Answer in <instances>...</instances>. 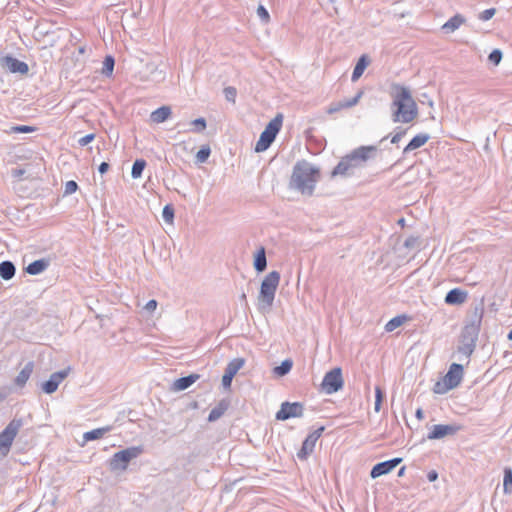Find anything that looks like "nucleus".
<instances>
[{
	"mask_svg": "<svg viewBox=\"0 0 512 512\" xmlns=\"http://www.w3.org/2000/svg\"><path fill=\"white\" fill-rule=\"evenodd\" d=\"M325 427L321 426L310 433L302 443L301 449L297 452V457L300 460H306L308 456L314 451L317 440L321 437Z\"/></svg>",
	"mask_w": 512,
	"mask_h": 512,
	"instance_id": "12",
	"label": "nucleus"
},
{
	"mask_svg": "<svg viewBox=\"0 0 512 512\" xmlns=\"http://www.w3.org/2000/svg\"><path fill=\"white\" fill-rule=\"evenodd\" d=\"M109 169V164L107 162H102L99 167H98V171L100 174H104L108 171Z\"/></svg>",
	"mask_w": 512,
	"mask_h": 512,
	"instance_id": "56",
	"label": "nucleus"
},
{
	"mask_svg": "<svg viewBox=\"0 0 512 512\" xmlns=\"http://www.w3.org/2000/svg\"><path fill=\"white\" fill-rule=\"evenodd\" d=\"M502 52L499 49H494L488 56L489 61L494 64L498 65L502 60Z\"/></svg>",
	"mask_w": 512,
	"mask_h": 512,
	"instance_id": "41",
	"label": "nucleus"
},
{
	"mask_svg": "<svg viewBox=\"0 0 512 512\" xmlns=\"http://www.w3.org/2000/svg\"><path fill=\"white\" fill-rule=\"evenodd\" d=\"M115 66V59L111 55H107L103 61L102 74L104 76H111Z\"/></svg>",
	"mask_w": 512,
	"mask_h": 512,
	"instance_id": "33",
	"label": "nucleus"
},
{
	"mask_svg": "<svg viewBox=\"0 0 512 512\" xmlns=\"http://www.w3.org/2000/svg\"><path fill=\"white\" fill-rule=\"evenodd\" d=\"M279 282L280 273L278 271H271L262 280L258 295V310L261 313L265 314L271 311Z\"/></svg>",
	"mask_w": 512,
	"mask_h": 512,
	"instance_id": "4",
	"label": "nucleus"
},
{
	"mask_svg": "<svg viewBox=\"0 0 512 512\" xmlns=\"http://www.w3.org/2000/svg\"><path fill=\"white\" fill-rule=\"evenodd\" d=\"M143 452L141 446H132L116 452L109 460L111 471H125L131 460L140 456Z\"/></svg>",
	"mask_w": 512,
	"mask_h": 512,
	"instance_id": "7",
	"label": "nucleus"
},
{
	"mask_svg": "<svg viewBox=\"0 0 512 512\" xmlns=\"http://www.w3.org/2000/svg\"><path fill=\"white\" fill-rule=\"evenodd\" d=\"M321 179L320 169L307 160H299L293 166L289 188L304 196H312Z\"/></svg>",
	"mask_w": 512,
	"mask_h": 512,
	"instance_id": "1",
	"label": "nucleus"
},
{
	"mask_svg": "<svg viewBox=\"0 0 512 512\" xmlns=\"http://www.w3.org/2000/svg\"><path fill=\"white\" fill-rule=\"evenodd\" d=\"M362 95H363V91H359L351 99H347V100H342V101L336 102L338 107H339V111L342 110V109H345V108H351V107L355 106L359 102V100L361 99Z\"/></svg>",
	"mask_w": 512,
	"mask_h": 512,
	"instance_id": "31",
	"label": "nucleus"
},
{
	"mask_svg": "<svg viewBox=\"0 0 512 512\" xmlns=\"http://www.w3.org/2000/svg\"><path fill=\"white\" fill-rule=\"evenodd\" d=\"M508 339L509 340H512V329L510 330V332L508 333Z\"/></svg>",
	"mask_w": 512,
	"mask_h": 512,
	"instance_id": "61",
	"label": "nucleus"
},
{
	"mask_svg": "<svg viewBox=\"0 0 512 512\" xmlns=\"http://www.w3.org/2000/svg\"><path fill=\"white\" fill-rule=\"evenodd\" d=\"M69 368L54 372L50 375V378L42 383V390L46 394H52L57 389L59 384L68 376Z\"/></svg>",
	"mask_w": 512,
	"mask_h": 512,
	"instance_id": "15",
	"label": "nucleus"
},
{
	"mask_svg": "<svg viewBox=\"0 0 512 512\" xmlns=\"http://www.w3.org/2000/svg\"><path fill=\"white\" fill-rule=\"evenodd\" d=\"M480 329L475 328L473 325L465 324L464 328L462 329L461 335H464L466 337H471L473 339H478Z\"/></svg>",
	"mask_w": 512,
	"mask_h": 512,
	"instance_id": "38",
	"label": "nucleus"
},
{
	"mask_svg": "<svg viewBox=\"0 0 512 512\" xmlns=\"http://www.w3.org/2000/svg\"><path fill=\"white\" fill-rule=\"evenodd\" d=\"M384 398H385L384 391L382 390V388L380 386H376L375 387V401L383 402Z\"/></svg>",
	"mask_w": 512,
	"mask_h": 512,
	"instance_id": "51",
	"label": "nucleus"
},
{
	"mask_svg": "<svg viewBox=\"0 0 512 512\" xmlns=\"http://www.w3.org/2000/svg\"><path fill=\"white\" fill-rule=\"evenodd\" d=\"M428 104H429V106H433V101L430 100Z\"/></svg>",
	"mask_w": 512,
	"mask_h": 512,
	"instance_id": "63",
	"label": "nucleus"
},
{
	"mask_svg": "<svg viewBox=\"0 0 512 512\" xmlns=\"http://www.w3.org/2000/svg\"><path fill=\"white\" fill-rule=\"evenodd\" d=\"M267 267V258L264 247H260L254 257V268L258 273L263 272Z\"/></svg>",
	"mask_w": 512,
	"mask_h": 512,
	"instance_id": "25",
	"label": "nucleus"
},
{
	"mask_svg": "<svg viewBox=\"0 0 512 512\" xmlns=\"http://www.w3.org/2000/svg\"><path fill=\"white\" fill-rule=\"evenodd\" d=\"M111 431V426H105L91 431L85 432L83 438L85 441H93L102 438L106 433Z\"/></svg>",
	"mask_w": 512,
	"mask_h": 512,
	"instance_id": "27",
	"label": "nucleus"
},
{
	"mask_svg": "<svg viewBox=\"0 0 512 512\" xmlns=\"http://www.w3.org/2000/svg\"><path fill=\"white\" fill-rule=\"evenodd\" d=\"M0 65L2 68L8 70L11 73H19L25 75L29 71L27 63L18 60L11 55H5L0 58Z\"/></svg>",
	"mask_w": 512,
	"mask_h": 512,
	"instance_id": "13",
	"label": "nucleus"
},
{
	"mask_svg": "<svg viewBox=\"0 0 512 512\" xmlns=\"http://www.w3.org/2000/svg\"><path fill=\"white\" fill-rule=\"evenodd\" d=\"M336 112H339V107L337 105L336 102H333L329 105L328 109H327V113L328 114H333V113H336Z\"/></svg>",
	"mask_w": 512,
	"mask_h": 512,
	"instance_id": "55",
	"label": "nucleus"
},
{
	"mask_svg": "<svg viewBox=\"0 0 512 512\" xmlns=\"http://www.w3.org/2000/svg\"><path fill=\"white\" fill-rule=\"evenodd\" d=\"M35 130H36V128L33 127V126L17 125V126H12L10 128V130L8 131V133H13V134H16V133H31V132H33Z\"/></svg>",
	"mask_w": 512,
	"mask_h": 512,
	"instance_id": "39",
	"label": "nucleus"
},
{
	"mask_svg": "<svg viewBox=\"0 0 512 512\" xmlns=\"http://www.w3.org/2000/svg\"><path fill=\"white\" fill-rule=\"evenodd\" d=\"M343 385L342 370L340 367H335L324 375L321 383V391L330 395L341 390Z\"/></svg>",
	"mask_w": 512,
	"mask_h": 512,
	"instance_id": "9",
	"label": "nucleus"
},
{
	"mask_svg": "<svg viewBox=\"0 0 512 512\" xmlns=\"http://www.w3.org/2000/svg\"><path fill=\"white\" fill-rule=\"evenodd\" d=\"M404 320H405V316H396V317L392 318L385 325V330L387 332L394 331L396 328L400 327L403 324Z\"/></svg>",
	"mask_w": 512,
	"mask_h": 512,
	"instance_id": "35",
	"label": "nucleus"
},
{
	"mask_svg": "<svg viewBox=\"0 0 512 512\" xmlns=\"http://www.w3.org/2000/svg\"><path fill=\"white\" fill-rule=\"evenodd\" d=\"M16 267L11 261H3L0 263V277L3 280H10L14 277Z\"/></svg>",
	"mask_w": 512,
	"mask_h": 512,
	"instance_id": "26",
	"label": "nucleus"
},
{
	"mask_svg": "<svg viewBox=\"0 0 512 512\" xmlns=\"http://www.w3.org/2000/svg\"><path fill=\"white\" fill-rule=\"evenodd\" d=\"M393 98L391 108L394 123H410L418 116V108L410 90L400 84L392 85Z\"/></svg>",
	"mask_w": 512,
	"mask_h": 512,
	"instance_id": "2",
	"label": "nucleus"
},
{
	"mask_svg": "<svg viewBox=\"0 0 512 512\" xmlns=\"http://www.w3.org/2000/svg\"><path fill=\"white\" fill-rule=\"evenodd\" d=\"M404 471H405V467L400 468V470L398 471V476H403Z\"/></svg>",
	"mask_w": 512,
	"mask_h": 512,
	"instance_id": "60",
	"label": "nucleus"
},
{
	"mask_svg": "<svg viewBox=\"0 0 512 512\" xmlns=\"http://www.w3.org/2000/svg\"><path fill=\"white\" fill-rule=\"evenodd\" d=\"M496 14V9L495 8H489V9H486L484 11H482L478 18L481 20V21H488L490 20L494 15Z\"/></svg>",
	"mask_w": 512,
	"mask_h": 512,
	"instance_id": "45",
	"label": "nucleus"
},
{
	"mask_svg": "<svg viewBox=\"0 0 512 512\" xmlns=\"http://www.w3.org/2000/svg\"><path fill=\"white\" fill-rule=\"evenodd\" d=\"M232 380H233L232 375L230 376L229 374L224 372V375L222 376V386L225 389H229L231 387Z\"/></svg>",
	"mask_w": 512,
	"mask_h": 512,
	"instance_id": "49",
	"label": "nucleus"
},
{
	"mask_svg": "<svg viewBox=\"0 0 512 512\" xmlns=\"http://www.w3.org/2000/svg\"><path fill=\"white\" fill-rule=\"evenodd\" d=\"M293 362L290 359H285L279 366L274 368V373L278 376H284L292 369Z\"/></svg>",
	"mask_w": 512,
	"mask_h": 512,
	"instance_id": "34",
	"label": "nucleus"
},
{
	"mask_svg": "<svg viewBox=\"0 0 512 512\" xmlns=\"http://www.w3.org/2000/svg\"><path fill=\"white\" fill-rule=\"evenodd\" d=\"M257 15L264 23H268L270 20V15H269L267 9L263 5L258 6Z\"/></svg>",
	"mask_w": 512,
	"mask_h": 512,
	"instance_id": "44",
	"label": "nucleus"
},
{
	"mask_svg": "<svg viewBox=\"0 0 512 512\" xmlns=\"http://www.w3.org/2000/svg\"><path fill=\"white\" fill-rule=\"evenodd\" d=\"M415 416L418 420H422L424 419V411L422 410V408H418L415 412Z\"/></svg>",
	"mask_w": 512,
	"mask_h": 512,
	"instance_id": "58",
	"label": "nucleus"
},
{
	"mask_svg": "<svg viewBox=\"0 0 512 512\" xmlns=\"http://www.w3.org/2000/svg\"><path fill=\"white\" fill-rule=\"evenodd\" d=\"M175 216L174 207L171 204H167L164 206L162 211V217L164 221L168 224H172Z\"/></svg>",
	"mask_w": 512,
	"mask_h": 512,
	"instance_id": "36",
	"label": "nucleus"
},
{
	"mask_svg": "<svg viewBox=\"0 0 512 512\" xmlns=\"http://www.w3.org/2000/svg\"><path fill=\"white\" fill-rule=\"evenodd\" d=\"M377 146H360L351 153L344 156L332 171V176L341 175L349 176L353 173V169L365 164L369 159L375 157Z\"/></svg>",
	"mask_w": 512,
	"mask_h": 512,
	"instance_id": "3",
	"label": "nucleus"
},
{
	"mask_svg": "<svg viewBox=\"0 0 512 512\" xmlns=\"http://www.w3.org/2000/svg\"><path fill=\"white\" fill-rule=\"evenodd\" d=\"M468 292L460 288L451 289L445 296V303L448 305H461L466 302Z\"/></svg>",
	"mask_w": 512,
	"mask_h": 512,
	"instance_id": "16",
	"label": "nucleus"
},
{
	"mask_svg": "<svg viewBox=\"0 0 512 512\" xmlns=\"http://www.w3.org/2000/svg\"><path fill=\"white\" fill-rule=\"evenodd\" d=\"M368 63L369 62H368V59H367L366 55H362L359 58L358 62L356 63V65H355V67L353 69V73H352V77H351L352 81H356V80H358L362 76V74H363L364 70L366 69Z\"/></svg>",
	"mask_w": 512,
	"mask_h": 512,
	"instance_id": "28",
	"label": "nucleus"
},
{
	"mask_svg": "<svg viewBox=\"0 0 512 512\" xmlns=\"http://www.w3.org/2000/svg\"><path fill=\"white\" fill-rule=\"evenodd\" d=\"M191 125L194 126L192 129L193 132L200 133L206 129V120L202 117L197 118L191 122Z\"/></svg>",
	"mask_w": 512,
	"mask_h": 512,
	"instance_id": "40",
	"label": "nucleus"
},
{
	"mask_svg": "<svg viewBox=\"0 0 512 512\" xmlns=\"http://www.w3.org/2000/svg\"><path fill=\"white\" fill-rule=\"evenodd\" d=\"M503 490L505 494L512 493V469L510 467L504 469Z\"/></svg>",
	"mask_w": 512,
	"mask_h": 512,
	"instance_id": "32",
	"label": "nucleus"
},
{
	"mask_svg": "<svg viewBox=\"0 0 512 512\" xmlns=\"http://www.w3.org/2000/svg\"><path fill=\"white\" fill-rule=\"evenodd\" d=\"M476 341H477L476 339H473L471 337H466L464 335L460 336V343L467 344L473 348L476 347Z\"/></svg>",
	"mask_w": 512,
	"mask_h": 512,
	"instance_id": "50",
	"label": "nucleus"
},
{
	"mask_svg": "<svg viewBox=\"0 0 512 512\" xmlns=\"http://www.w3.org/2000/svg\"><path fill=\"white\" fill-rule=\"evenodd\" d=\"M404 246L409 249L417 248L420 246V239L417 236H410L408 237L405 242Z\"/></svg>",
	"mask_w": 512,
	"mask_h": 512,
	"instance_id": "42",
	"label": "nucleus"
},
{
	"mask_svg": "<svg viewBox=\"0 0 512 512\" xmlns=\"http://www.w3.org/2000/svg\"><path fill=\"white\" fill-rule=\"evenodd\" d=\"M466 19L461 14H456L451 17L446 23L442 25V30L445 33H453L457 30L462 24H464Z\"/></svg>",
	"mask_w": 512,
	"mask_h": 512,
	"instance_id": "22",
	"label": "nucleus"
},
{
	"mask_svg": "<svg viewBox=\"0 0 512 512\" xmlns=\"http://www.w3.org/2000/svg\"><path fill=\"white\" fill-rule=\"evenodd\" d=\"M461 430V426L453 423V424H437L433 425L427 435V439L429 440H438L447 436H454Z\"/></svg>",
	"mask_w": 512,
	"mask_h": 512,
	"instance_id": "11",
	"label": "nucleus"
},
{
	"mask_svg": "<svg viewBox=\"0 0 512 512\" xmlns=\"http://www.w3.org/2000/svg\"><path fill=\"white\" fill-rule=\"evenodd\" d=\"M474 349L475 348L467 344L460 343V345L458 346V353L464 355L466 358H469L471 354L474 352Z\"/></svg>",
	"mask_w": 512,
	"mask_h": 512,
	"instance_id": "43",
	"label": "nucleus"
},
{
	"mask_svg": "<svg viewBox=\"0 0 512 512\" xmlns=\"http://www.w3.org/2000/svg\"><path fill=\"white\" fill-rule=\"evenodd\" d=\"M11 174H12V176L14 178H20V177H22L25 174V170L24 169H20V168L13 169L11 171Z\"/></svg>",
	"mask_w": 512,
	"mask_h": 512,
	"instance_id": "54",
	"label": "nucleus"
},
{
	"mask_svg": "<svg viewBox=\"0 0 512 512\" xmlns=\"http://www.w3.org/2000/svg\"><path fill=\"white\" fill-rule=\"evenodd\" d=\"M23 426L21 418H14L0 433V454L5 457L9 454L12 443Z\"/></svg>",
	"mask_w": 512,
	"mask_h": 512,
	"instance_id": "8",
	"label": "nucleus"
},
{
	"mask_svg": "<svg viewBox=\"0 0 512 512\" xmlns=\"http://www.w3.org/2000/svg\"><path fill=\"white\" fill-rule=\"evenodd\" d=\"M225 98L227 101L235 102L237 90L236 88L229 86L224 89Z\"/></svg>",
	"mask_w": 512,
	"mask_h": 512,
	"instance_id": "46",
	"label": "nucleus"
},
{
	"mask_svg": "<svg viewBox=\"0 0 512 512\" xmlns=\"http://www.w3.org/2000/svg\"><path fill=\"white\" fill-rule=\"evenodd\" d=\"M241 299H242V300H245V299H246V294H245V293H243V294L241 295Z\"/></svg>",
	"mask_w": 512,
	"mask_h": 512,
	"instance_id": "62",
	"label": "nucleus"
},
{
	"mask_svg": "<svg viewBox=\"0 0 512 512\" xmlns=\"http://www.w3.org/2000/svg\"><path fill=\"white\" fill-rule=\"evenodd\" d=\"M49 264H50V262L48 259H45V258L38 259V260L31 262L25 268V271L30 275H38V274L44 272L48 268Z\"/></svg>",
	"mask_w": 512,
	"mask_h": 512,
	"instance_id": "20",
	"label": "nucleus"
},
{
	"mask_svg": "<svg viewBox=\"0 0 512 512\" xmlns=\"http://www.w3.org/2000/svg\"><path fill=\"white\" fill-rule=\"evenodd\" d=\"M34 370V363L29 361L25 364L23 369L16 376L14 383L16 386L22 388L25 386Z\"/></svg>",
	"mask_w": 512,
	"mask_h": 512,
	"instance_id": "18",
	"label": "nucleus"
},
{
	"mask_svg": "<svg viewBox=\"0 0 512 512\" xmlns=\"http://www.w3.org/2000/svg\"><path fill=\"white\" fill-rule=\"evenodd\" d=\"M430 139L429 134L426 133H420L416 136H414L410 142L406 145V147L403 149V154H407L415 149H418L425 145L427 141Z\"/></svg>",
	"mask_w": 512,
	"mask_h": 512,
	"instance_id": "19",
	"label": "nucleus"
},
{
	"mask_svg": "<svg viewBox=\"0 0 512 512\" xmlns=\"http://www.w3.org/2000/svg\"><path fill=\"white\" fill-rule=\"evenodd\" d=\"M94 138H95V134H93V133L87 134L78 140V144L82 147L86 146L87 144L92 142L94 140Z\"/></svg>",
	"mask_w": 512,
	"mask_h": 512,
	"instance_id": "48",
	"label": "nucleus"
},
{
	"mask_svg": "<svg viewBox=\"0 0 512 512\" xmlns=\"http://www.w3.org/2000/svg\"><path fill=\"white\" fill-rule=\"evenodd\" d=\"M283 123V115L278 113L265 127L260 134L259 140L256 143L255 151L263 152L267 150L274 142L277 134L281 130Z\"/></svg>",
	"mask_w": 512,
	"mask_h": 512,
	"instance_id": "5",
	"label": "nucleus"
},
{
	"mask_svg": "<svg viewBox=\"0 0 512 512\" xmlns=\"http://www.w3.org/2000/svg\"><path fill=\"white\" fill-rule=\"evenodd\" d=\"M463 378V365L458 363L451 364L447 374L442 381L435 383L433 391L437 394H445L449 390L458 387Z\"/></svg>",
	"mask_w": 512,
	"mask_h": 512,
	"instance_id": "6",
	"label": "nucleus"
},
{
	"mask_svg": "<svg viewBox=\"0 0 512 512\" xmlns=\"http://www.w3.org/2000/svg\"><path fill=\"white\" fill-rule=\"evenodd\" d=\"M229 408V402L225 399L218 402V404L210 411L208 416L209 422L217 421L221 418Z\"/></svg>",
	"mask_w": 512,
	"mask_h": 512,
	"instance_id": "23",
	"label": "nucleus"
},
{
	"mask_svg": "<svg viewBox=\"0 0 512 512\" xmlns=\"http://www.w3.org/2000/svg\"><path fill=\"white\" fill-rule=\"evenodd\" d=\"M171 113L169 106H162L151 113V120L155 123H162L170 117Z\"/></svg>",
	"mask_w": 512,
	"mask_h": 512,
	"instance_id": "24",
	"label": "nucleus"
},
{
	"mask_svg": "<svg viewBox=\"0 0 512 512\" xmlns=\"http://www.w3.org/2000/svg\"><path fill=\"white\" fill-rule=\"evenodd\" d=\"M381 404H382V402H377V401H375V404H374V410H375V412H379V411H380V409H381Z\"/></svg>",
	"mask_w": 512,
	"mask_h": 512,
	"instance_id": "59",
	"label": "nucleus"
},
{
	"mask_svg": "<svg viewBox=\"0 0 512 512\" xmlns=\"http://www.w3.org/2000/svg\"><path fill=\"white\" fill-rule=\"evenodd\" d=\"M245 360L243 358H234L231 360L226 368L225 371L227 374L234 378V376L238 373V371L244 366Z\"/></svg>",
	"mask_w": 512,
	"mask_h": 512,
	"instance_id": "29",
	"label": "nucleus"
},
{
	"mask_svg": "<svg viewBox=\"0 0 512 512\" xmlns=\"http://www.w3.org/2000/svg\"><path fill=\"white\" fill-rule=\"evenodd\" d=\"M146 167V161L144 159H136L132 165L131 176L133 179L139 178L143 170Z\"/></svg>",
	"mask_w": 512,
	"mask_h": 512,
	"instance_id": "30",
	"label": "nucleus"
},
{
	"mask_svg": "<svg viewBox=\"0 0 512 512\" xmlns=\"http://www.w3.org/2000/svg\"><path fill=\"white\" fill-rule=\"evenodd\" d=\"M427 478H428V480H429L430 482H433V481H435V480L438 478V474H437V472H436V471H434V470H433V471H430V472L428 473V475H427Z\"/></svg>",
	"mask_w": 512,
	"mask_h": 512,
	"instance_id": "57",
	"label": "nucleus"
},
{
	"mask_svg": "<svg viewBox=\"0 0 512 512\" xmlns=\"http://www.w3.org/2000/svg\"><path fill=\"white\" fill-rule=\"evenodd\" d=\"M157 307V301L154 299L149 300L145 305V310L148 312H153Z\"/></svg>",
	"mask_w": 512,
	"mask_h": 512,
	"instance_id": "52",
	"label": "nucleus"
},
{
	"mask_svg": "<svg viewBox=\"0 0 512 512\" xmlns=\"http://www.w3.org/2000/svg\"><path fill=\"white\" fill-rule=\"evenodd\" d=\"M304 413V406L300 402H283L280 410L276 413V419L285 421L290 418L302 417Z\"/></svg>",
	"mask_w": 512,
	"mask_h": 512,
	"instance_id": "10",
	"label": "nucleus"
},
{
	"mask_svg": "<svg viewBox=\"0 0 512 512\" xmlns=\"http://www.w3.org/2000/svg\"><path fill=\"white\" fill-rule=\"evenodd\" d=\"M200 378L199 374H190L188 376H184L175 380L172 384V390L174 391H184L188 389L192 384H194Z\"/></svg>",
	"mask_w": 512,
	"mask_h": 512,
	"instance_id": "17",
	"label": "nucleus"
},
{
	"mask_svg": "<svg viewBox=\"0 0 512 512\" xmlns=\"http://www.w3.org/2000/svg\"><path fill=\"white\" fill-rule=\"evenodd\" d=\"M211 154V149L208 145L202 146L196 154V161L199 163H204L207 161Z\"/></svg>",
	"mask_w": 512,
	"mask_h": 512,
	"instance_id": "37",
	"label": "nucleus"
},
{
	"mask_svg": "<svg viewBox=\"0 0 512 512\" xmlns=\"http://www.w3.org/2000/svg\"><path fill=\"white\" fill-rule=\"evenodd\" d=\"M405 133H406V130H402V131L397 132V133L392 137V139H391V143H393V144L398 143V142L402 139V137L405 135Z\"/></svg>",
	"mask_w": 512,
	"mask_h": 512,
	"instance_id": "53",
	"label": "nucleus"
},
{
	"mask_svg": "<svg viewBox=\"0 0 512 512\" xmlns=\"http://www.w3.org/2000/svg\"><path fill=\"white\" fill-rule=\"evenodd\" d=\"M78 190V184L74 180L66 182L64 195H70Z\"/></svg>",
	"mask_w": 512,
	"mask_h": 512,
	"instance_id": "47",
	"label": "nucleus"
},
{
	"mask_svg": "<svg viewBox=\"0 0 512 512\" xmlns=\"http://www.w3.org/2000/svg\"><path fill=\"white\" fill-rule=\"evenodd\" d=\"M402 458H393L387 461H383L374 465L370 471L371 478L375 479L380 476L386 475L394 470L400 463Z\"/></svg>",
	"mask_w": 512,
	"mask_h": 512,
	"instance_id": "14",
	"label": "nucleus"
},
{
	"mask_svg": "<svg viewBox=\"0 0 512 512\" xmlns=\"http://www.w3.org/2000/svg\"><path fill=\"white\" fill-rule=\"evenodd\" d=\"M484 308L483 305H476L470 312L469 318L466 324L473 325L475 328L481 327L482 318H483Z\"/></svg>",
	"mask_w": 512,
	"mask_h": 512,
	"instance_id": "21",
	"label": "nucleus"
}]
</instances>
